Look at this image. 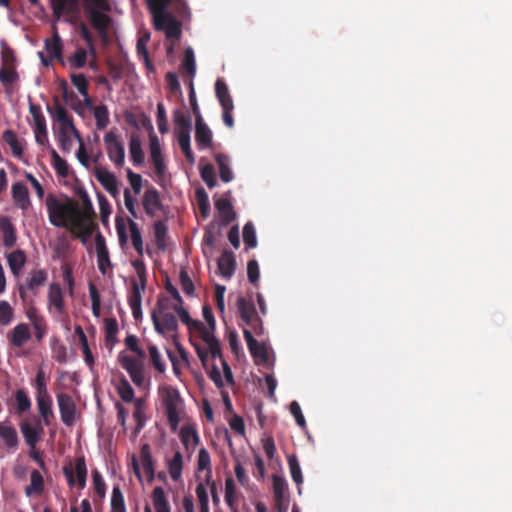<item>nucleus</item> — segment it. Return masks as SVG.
<instances>
[{"label":"nucleus","instance_id":"nucleus-1","mask_svg":"<svg viewBox=\"0 0 512 512\" xmlns=\"http://www.w3.org/2000/svg\"><path fill=\"white\" fill-rule=\"evenodd\" d=\"M83 202L85 203V196ZM45 204L51 225L66 230L75 225L76 221L85 213V205L81 208L76 200L66 195L58 198L54 194H48Z\"/></svg>","mask_w":512,"mask_h":512},{"label":"nucleus","instance_id":"nucleus-2","mask_svg":"<svg viewBox=\"0 0 512 512\" xmlns=\"http://www.w3.org/2000/svg\"><path fill=\"white\" fill-rule=\"evenodd\" d=\"M160 394L169 426L172 431H176L180 423V413L184 404L180 393L176 388L166 386L160 389Z\"/></svg>","mask_w":512,"mask_h":512},{"label":"nucleus","instance_id":"nucleus-3","mask_svg":"<svg viewBox=\"0 0 512 512\" xmlns=\"http://www.w3.org/2000/svg\"><path fill=\"white\" fill-rule=\"evenodd\" d=\"M96 217L92 203L88 196L85 195V213L81 216L68 231L83 244H86L94 231L97 229V223L94 221Z\"/></svg>","mask_w":512,"mask_h":512},{"label":"nucleus","instance_id":"nucleus-4","mask_svg":"<svg viewBox=\"0 0 512 512\" xmlns=\"http://www.w3.org/2000/svg\"><path fill=\"white\" fill-rule=\"evenodd\" d=\"M34 387L36 389V402L39 415L54 413L52 408L53 401L47 389L46 376L43 369L37 371Z\"/></svg>","mask_w":512,"mask_h":512},{"label":"nucleus","instance_id":"nucleus-5","mask_svg":"<svg viewBox=\"0 0 512 512\" xmlns=\"http://www.w3.org/2000/svg\"><path fill=\"white\" fill-rule=\"evenodd\" d=\"M132 266L136 271L139 282L132 281L131 290L128 296L129 306L141 305L142 292L145 291L147 285V270L143 260L135 259Z\"/></svg>","mask_w":512,"mask_h":512},{"label":"nucleus","instance_id":"nucleus-6","mask_svg":"<svg viewBox=\"0 0 512 512\" xmlns=\"http://www.w3.org/2000/svg\"><path fill=\"white\" fill-rule=\"evenodd\" d=\"M63 474L69 487L77 485L79 489H84L87 481V466L84 456L75 459L74 468L71 463L65 465L63 467Z\"/></svg>","mask_w":512,"mask_h":512},{"label":"nucleus","instance_id":"nucleus-7","mask_svg":"<svg viewBox=\"0 0 512 512\" xmlns=\"http://www.w3.org/2000/svg\"><path fill=\"white\" fill-rule=\"evenodd\" d=\"M104 144L110 161L121 168L125 162V149L119 136L114 131H108L104 135Z\"/></svg>","mask_w":512,"mask_h":512},{"label":"nucleus","instance_id":"nucleus-8","mask_svg":"<svg viewBox=\"0 0 512 512\" xmlns=\"http://www.w3.org/2000/svg\"><path fill=\"white\" fill-rule=\"evenodd\" d=\"M153 23L156 30L164 31L169 39H179L182 33L181 23L171 14H156L153 16Z\"/></svg>","mask_w":512,"mask_h":512},{"label":"nucleus","instance_id":"nucleus-9","mask_svg":"<svg viewBox=\"0 0 512 512\" xmlns=\"http://www.w3.org/2000/svg\"><path fill=\"white\" fill-rule=\"evenodd\" d=\"M19 426L26 444L30 448H35L37 443L41 440L42 434L44 433L41 420H39L37 417H34L32 420L23 419Z\"/></svg>","mask_w":512,"mask_h":512},{"label":"nucleus","instance_id":"nucleus-10","mask_svg":"<svg viewBox=\"0 0 512 512\" xmlns=\"http://www.w3.org/2000/svg\"><path fill=\"white\" fill-rule=\"evenodd\" d=\"M118 361L121 367L127 371L133 383L142 387L145 382L142 362L123 352L119 353Z\"/></svg>","mask_w":512,"mask_h":512},{"label":"nucleus","instance_id":"nucleus-11","mask_svg":"<svg viewBox=\"0 0 512 512\" xmlns=\"http://www.w3.org/2000/svg\"><path fill=\"white\" fill-rule=\"evenodd\" d=\"M57 403L62 422L71 427L76 420V404L73 398L67 393L57 394Z\"/></svg>","mask_w":512,"mask_h":512},{"label":"nucleus","instance_id":"nucleus-12","mask_svg":"<svg viewBox=\"0 0 512 512\" xmlns=\"http://www.w3.org/2000/svg\"><path fill=\"white\" fill-rule=\"evenodd\" d=\"M29 112L34 121V133L36 142L43 145L47 140L46 120L39 105L30 103Z\"/></svg>","mask_w":512,"mask_h":512},{"label":"nucleus","instance_id":"nucleus-13","mask_svg":"<svg viewBox=\"0 0 512 512\" xmlns=\"http://www.w3.org/2000/svg\"><path fill=\"white\" fill-rule=\"evenodd\" d=\"M243 335L247 343L248 349L255 360L256 364H264L268 361V352L264 343L258 342L250 330L244 329Z\"/></svg>","mask_w":512,"mask_h":512},{"label":"nucleus","instance_id":"nucleus-14","mask_svg":"<svg viewBox=\"0 0 512 512\" xmlns=\"http://www.w3.org/2000/svg\"><path fill=\"white\" fill-rule=\"evenodd\" d=\"M151 319L154 325V329L160 335H166L167 333L176 332L178 329V322L176 317L172 313L165 314H151Z\"/></svg>","mask_w":512,"mask_h":512},{"label":"nucleus","instance_id":"nucleus-15","mask_svg":"<svg viewBox=\"0 0 512 512\" xmlns=\"http://www.w3.org/2000/svg\"><path fill=\"white\" fill-rule=\"evenodd\" d=\"M95 177L104 189L113 197L118 198L120 190L116 176L103 167L95 168Z\"/></svg>","mask_w":512,"mask_h":512},{"label":"nucleus","instance_id":"nucleus-16","mask_svg":"<svg viewBox=\"0 0 512 512\" xmlns=\"http://www.w3.org/2000/svg\"><path fill=\"white\" fill-rule=\"evenodd\" d=\"M53 15L56 18L79 14V0H50Z\"/></svg>","mask_w":512,"mask_h":512},{"label":"nucleus","instance_id":"nucleus-17","mask_svg":"<svg viewBox=\"0 0 512 512\" xmlns=\"http://www.w3.org/2000/svg\"><path fill=\"white\" fill-rule=\"evenodd\" d=\"M150 156L157 176H163L166 165L162 156L161 146L156 135L150 136Z\"/></svg>","mask_w":512,"mask_h":512},{"label":"nucleus","instance_id":"nucleus-18","mask_svg":"<svg viewBox=\"0 0 512 512\" xmlns=\"http://www.w3.org/2000/svg\"><path fill=\"white\" fill-rule=\"evenodd\" d=\"M142 205L145 213L150 217H154L156 212L162 209L160 194L156 188L152 187L145 191Z\"/></svg>","mask_w":512,"mask_h":512},{"label":"nucleus","instance_id":"nucleus-19","mask_svg":"<svg viewBox=\"0 0 512 512\" xmlns=\"http://www.w3.org/2000/svg\"><path fill=\"white\" fill-rule=\"evenodd\" d=\"M88 13L92 26L97 30L101 38L106 39L111 23V18L107 14L102 13L94 8H90Z\"/></svg>","mask_w":512,"mask_h":512},{"label":"nucleus","instance_id":"nucleus-20","mask_svg":"<svg viewBox=\"0 0 512 512\" xmlns=\"http://www.w3.org/2000/svg\"><path fill=\"white\" fill-rule=\"evenodd\" d=\"M229 196L230 192L215 200V208L218 210L224 225H228L236 219V213L233 210Z\"/></svg>","mask_w":512,"mask_h":512},{"label":"nucleus","instance_id":"nucleus-21","mask_svg":"<svg viewBox=\"0 0 512 512\" xmlns=\"http://www.w3.org/2000/svg\"><path fill=\"white\" fill-rule=\"evenodd\" d=\"M237 309L240 318L247 326L253 323V321L255 322L259 317L254 303L244 297H239L237 299Z\"/></svg>","mask_w":512,"mask_h":512},{"label":"nucleus","instance_id":"nucleus-22","mask_svg":"<svg viewBox=\"0 0 512 512\" xmlns=\"http://www.w3.org/2000/svg\"><path fill=\"white\" fill-rule=\"evenodd\" d=\"M11 192L14 204L26 211L31 205L28 188L22 182H16L12 185Z\"/></svg>","mask_w":512,"mask_h":512},{"label":"nucleus","instance_id":"nucleus-23","mask_svg":"<svg viewBox=\"0 0 512 512\" xmlns=\"http://www.w3.org/2000/svg\"><path fill=\"white\" fill-rule=\"evenodd\" d=\"M10 343L17 348L22 347L31 339V331L26 323L17 324L8 334Z\"/></svg>","mask_w":512,"mask_h":512},{"label":"nucleus","instance_id":"nucleus-24","mask_svg":"<svg viewBox=\"0 0 512 512\" xmlns=\"http://www.w3.org/2000/svg\"><path fill=\"white\" fill-rule=\"evenodd\" d=\"M49 308L53 307L58 313L65 312V300L60 284L51 283L48 289Z\"/></svg>","mask_w":512,"mask_h":512},{"label":"nucleus","instance_id":"nucleus-25","mask_svg":"<svg viewBox=\"0 0 512 512\" xmlns=\"http://www.w3.org/2000/svg\"><path fill=\"white\" fill-rule=\"evenodd\" d=\"M195 122L196 143L200 149H206L212 144V132L203 119Z\"/></svg>","mask_w":512,"mask_h":512},{"label":"nucleus","instance_id":"nucleus-26","mask_svg":"<svg viewBox=\"0 0 512 512\" xmlns=\"http://www.w3.org/2000/svg\"><path fill=\"white\" fill-rule=\"evenodd\" d=\"M140 458H141V465L143 468L144 473L146 474L147 480L149 482L154 480L155 476V467H154V461L151 453V447L149 444L145 443L141 446L140 449Z\"/></svg>","mask_w":512,"mask_h":512},{"label":"nucleus","instance_id":"nucleus-27","mask_svg":"<svg viewBox=\"0 0 512 512\" xmlns=\"http://www.w3.org/2000/svg\"><path fill=\"white\" fill-rule=\"evenodd\" d=\"M0 438L9 449H15L19 444L17 430L9 422H0Z\"/></svg>","mask_w":512,"mask_h":512},{"label":"nucleus","instance_id":"nucleus-28","mask_svg":"<svg viewBox=\"0 0 512 512\" xmlns=\"http://www.w3.org/2000/svg\"><path fill=\"white\" fill-rule=\"evenodd\" d=\"M48 279V272L45 269L32 270L26 278L25 284L27 288L36 296L37 289L46 284Z\"/></svg>","mask_w":512,"mask_h":512},{"label":"nucleus","instance_id":"nucleus-29","mask_svg":"<svg viewBox=\"0 0 512 512\" xmlns=\"http://www.w3.org/2000/svg\"><path fill=\"white\" fill-rule=\"evenodd\" d=\"M218 270L224 278H231L235 270V258L231 251L224 250L218 259Z\"/></svg>","mask_w":512,"mask_h":512},{"label":"nucleus","instance_id":"nucleus-30","mask_svg":"<svg viewBox=\"0 0 512 512\" xmlns=\"http://www.w3.org/2000/svg\"><path fill=\"white\" fill-rule=\"evenodd\" d=\"M0 230L3 234V245L11 248L16 244V230L8 217H0Z\"/></svg>","mask_w":512,"mask_h":512},{"label":"nucleus","instance_id":"nucleus-31","mask_svg":"<svg viewBox=\"0 0 512 512\" xmlns=\"http://www.w3.org/2000/svg\"><path fill=\"white\" fill-rule=\"evenodd\" d=\"M45 48L52 60H57L64 64V59L62 56L63 45L57 32L54 33L52 39H47L45 41Z\"/></svg>","mask_w":512,"mask_h":512},{"label":"nucleus","instance_id":"nucleus-32","mask_svg":"<svg viewBox=\"0 0 512 512\" xmlns=\"http://www.w3.org/2000/svg\"><path fill=\"white\" fill-rule=\"evenodd\" d=\"M72 134L81 142V136L78 130L74 128H60L58 133V141L64 152H70L73 147Z\"/></svg>","mask_w":512,"mask_h":512},{"label":"nucleus","instance_id":"nucleus-33","mask_svg":"<svg viewBox=\"0 0 512 512\" xmlns=\"http://www.w3.org/2000/svg\"><path fill=\"white\" fill-rule=\"evenodd\" d=\"M27 257L24 251L15 250L7 256L9 268L14 276H18L25 266Z\"/></svg>","mask_w":512,"mask_h":512},{"label":"nucleus","instance_id":"nucleus-34","mask_svg":"<svg viewBox=\"0 0 512 512\" xmlns=\"http://www.w3.org/2000/svg\"><path fill=\"white\" fill-rule=\"evenodd\" d=\"M152 503L156 512H171L164 489L156 486L151 494Z\"/></svg>","mask_w":512,"mask_h":512},{"label":"nucleus","instance_id":"nucleus-35","mask_svg":"<svg viewBox=\"0 0 512 512\" xmlns=\"http://www.w3.org/2000/svg\"><path fill=\"white\" fill-rule=\"evenodd\" d=\"M31 399L24 389H18L15 392L13 406L15 413L22 415L31 409Z\"/></svg>","mask_w":512,"mask_h":512},{"label":"nucleus","instance_id":"nucleus-36","mask_svg":"<svg viewBox=\"0 0 512 512\" xmlns=\"http://www.w3.org/2000/svg\"><path fill=\"white\" fill-rule=\"evenodd\" d=\"M215 93L222 108L234 107L232 97L229 93L227 84L222 79H217L215 83Z\"/></svg>","mask_w":512,"mask_h":512},{"label":"nucleus","instance_id":"nucleus-37","mask_svg":"<svg viewBox=\"0 0 512 512\" xmlns=\"http://www.w3.org/2000/svg\"><path fill=\"white\" fill-rule=\"evenodd\" d=\"M216 163L219 167L220 178L223 182L228 183L233 179V172L230 169V159L226 154L218 153L215 155Z\"/></svg>","mask_w":512,"mask_h":512},{"label":"nucleus","instance_id":"nucleus-38","mask_svg":"<svg viewBox=\"0 0 512 512\" xmlns=\"http://www.w3.org/2000/svg\"><path fill=\"white\" fill-rule=\"evenodd\" d=\"M180 438L184 446L189 449L190 446L192 448L196 447L199 443V436L194 426L192 425H184L180 429Z\"/></svg>","mask_w":512,"mask_h":512},{"label":"nucleus","instance_id":"nucleus-39","mask_svg":"<svg viewBox=\"0 0 512 512\" xmlns=\"http://www.w3.org/2000/svg\"><path fill=\"white\" fill-rule=\"evenodd\" d=\"M44 490V478L38 470H33L30 476V484L25 488L26 496L41 494Z\"/></svg>","mask_w":512,"mask_h":512},{"label":"nucleus","instance_id":"nucleus-40","mask_svg":"<svg viewBox=\"0 0 512 512\" xmlns=\"http://www.w3.org/2000/svg\"><path fill=\"white\" fill-rule=\"evenodd\" d=\"M168 472L174 481H177L182 474L183 456L180 451H176L174 456L167 462Z\"/></svg>","mask_w":512,"mask_h":512},{"label":"nucleus","instance_id":"nucleus-41","mask_svg":"<svg viewBox=\"0 0 512 512\" xmlns=\"http://www.w3.org/2000/svg\"><path fill=\"white\" fill-rule=\"evenodd\" d=\"M3 140L11 148L13 156L20 159L23 155V147L18 140L16 133L12 130L4 131Z\"/></svg>","mask_w":512,"mask_h":512},{"label":"nucleus","instance_id":"nucleus-42","mask_svg":"<svg viewBox=\"0 0 512 512\" xmlns=\"http://www.w3.org/2000/svg\"><path fill=\"white\" fill-rule=\"evenodd\" d=\"M174 123L176 126V133H190L192 127L191 117L181 110L174 111Z\"/></svg>","mask_w":512,"mask_h":512},{"label":"nucleus","instance_id":"nucleus-43","mask_svg":"<svg viewBox=\"0 0 512 512\" xmlns=\"http://www.w3.org/2000/svg\"><path fill=\"white\" fill-rule=\"evenodd\" d=\"M272 488L274 499L289 498L288 483L284 477L274 474L272 477Z\"/></svg>","mask_w":512,"mask_h":512},{"label":"nucleus","instance_id":"nucleus-44","mask_svg":"<svg viewBox=\"0 0 512 512\" xmlns=\"http://www.w3.org/2000/svg\"><path fill=\"white\" fill-rule=\"evenodd\" d=\"M18 80V73L15 69V66L13 64L5 63L3 64L2 68L0 69V82L5 86L8 87L15 83Z\"/></svg>","mask_w":512,"mask_h":512},{"label":"nucleus","instance_id":"nucleus-45","mask_svg":"<svg viewBox=\"0 0 512 512\" xmlns=\"http://www.w3.org/2000/svg\"><path fill=\"white\" fill-rule=\"evenodd\" d=\"M130 157L135 165H140L144 161V152L142 150V145L140 138L138 136L133 135L130 139L129 143Z\"/></svg>","mask_w":512,"mask_h":512},{"label":"nucleus","instance_id":"nucleus-46","mask_svg":"<svg viewBox=\"0 0 512 512\" xmlns=\"http://www.w3.org/2000/svg\"><path fill=\"white\" fill-rule=\"evenodd\" d=\"M128 226L130 229L131 241L134 249L137 251L139 255H143V240L138 224L132 219H128Z\"/></svg>","mask_w":512,"mask_h":512},{"label":"nucleus","instance_id":"nucleus-47","mask_svg":"<svg viewBox=\"0 0 512 512\" xmlns=\"http://www.w3.org/2000/svg\"><path fill=\"white\" fill-rule=\"evenodd\" d=\"M53 117L60 123V128H74L73 120L69 116L66 108L56 103Z\"/></svg>","mask_w":512,"mask_h":512},{"label":"nucleus","instance_id":"nucleus-48","mask_svg":"<svg viewBox=\"0 0 512 512\" xmlns=\"http://www.w3.org/2000/svg\"><path fill=\"white\" fill-rule=\"evenodd\" d=\"M177 141L185 155L186 160L190 164H193L195 162V157L190 147V133H178Z\"/></svg>","mask_w":512,"mask_h":512},{"label":"nucleus","instance_id":"nucleus-49","mask_svg":"<svg viewBox=\"0 0 512 512\" xmlns=\"http://www.w3.org/2000/svg\"><path fill=\"white\" fill-rule=\"evenodd\" d=\"M94 118L96 121V126L99 130L105 129L110 120H109V111L106 105L101 104L94 108Z\"/></svg>","mask_w":512,"mask_h":512},{"label":"nucleus","instance_id":"nucleus-50","mask_svg":"<svg viewBox=\"0 0 512 512\" xmlns=\"http://www.w3.org/2000/svg\"><path fill=\"white\" fill-rule=\"evenodd\" d=\"M167 226L162 221L154 223V236L157 248L164 251L166 249Z\"/></svg>","mask_w":512,"mask_h":512},{"label":"nucleus","instance_id":"nucleus-51","mask_svg":"<svg viewBox=\"0 0 512 512\" xmlns=\"http://www.w3.org/2000/svg\"><path fill=\"white\" fill-rule=\"evenodd\" d=\"M198 470H207L206 482L209 484L212 470H211V459L208 451L205 448H201L198 453L197 460Z\"/></svg>","mask_w":512,"mask_h":512},{"label":"nucleus","instance_id":"nucleus-52","mask_svg":"<svg viewBox=\"0 0 512 512\" xmlns=\"http://www.w3.org/2000/svg\"><path fill=\"white\" fill-rule=\"evenodd\" d=\"M117 393L122 401L130 403L134 400V390L128 380L122 377L117 386Z\"/></svg>","mask_w":512,"mask_h":512},{"label":"nucleus","instance_id":"nucleus-53","mask_svg":"<svg viewBox=\"0 0 512 512\" xmlns=\"http://www.w3.org/2000/svg\"><path fill=\"white\" fill-rule=\"evenodd\" d=\"M225 502L230 509L235 510V503L237 502L236 485L231 477L225 480Z\"/></svg>","mask_w":512,"mask_h":512},{"label":"nucleus","instance_id":"nucleus-54","mask_svg":"<svg viewBox=\"0 0 512 512\" xmlns=\"http://www.w3.org/2000/svg\"><path fill=\"white\" fill-rule=\"evenodd\" d=\"M182 68L185 70L186 74L190 76L192 79L196 73V63L194 57V51L191 47L185 49L184 59L182 62Z\"/></svg>","mask_w":512,"mask_h":512},{"label":"nucleus","instance_id":"nucleus-55","mask_svg":"<svg viewBox=\"0 0 512 512\" xmlns=\"http://www.w3.org/2000/svg\"><path fill=\"white\" fill-rule=\"evenodd\" d=\"M111 512H126L124 496L119 486H114L112 490Z\"/></svg>","mask_w":512,"mask_h":512},{"label":"nucleus","instance_id":"nucleus-56","mask_svg":"<svg viewBox=\"0 0 512 512\" xmlns=\"http://www.w3.org/2000/svg\"><path fill=\"white\" fill-rule=\"evenodd\" d=\"M69 65L74 69L83 68L87 63V51L84 48H78L73 55L68 58Z\"/></svg>","mask_w":512,"mask_h":512},{"label":"nucleus","instance_id":"nucleus-57","mask_svg":"<svg viewBox=\"0 0 512 512\" xmlns=\"http://www.w3.org/2000/svg\"><path fill=\"white\" fill-rule=\"evenodd\" d=\"M196 201L201 215L206 218L209 215L210 203L207 193L203 188L196 190Z\"/></svg>","mask_w":512,"mask_h":512},{"label":"nucleus","instance_id":"nucleus-58","mask_svg":"<svg viewBox=\"0 0 512 512\" xmlns=\"http://www.w3.org/2000/svg\"><path fill=\"white\" fill-rule=\"evenodd\" d=\"M288 465L293 481L300 485L303 483L302 471L299 465V461L295 455L288 456Z\"/></svg>","mask_w":512,"mask_h":512},{"label":"nucleus","instance_id":"nucleus-59","mask_svg":"<svg viewBox=\"0 0 512 512\" xmlns=\"http://www.w3.org/2000/svg\"><path fill=\"white\" fill-rule=\"evenodd\" d=\"M243 241L247 248H255L257 246L255 227L252 222H247L243 227Z\"/></svg>","mask_w":512,"mask_h":512},{"label":"nucleus","instance_id":"nucleus-60","mask_svg":"<svg viewBox=\"0 0 512 512\" xmlns=\"http://www.w3.org/2000/svg\"><path fill=\"white\" fill-rule=\"evenodd\" d=\"M200 176L209 188L217 185L215 169L212 164H206L200 169Z\"/></svg>","mask_w":512,"mask_h":512},{"label":"nucleus","instance_id":"nucleus-61","mask_svg":"<svg viewBox=\"0 0 512 512\" xmlns=\"http://www.w3.org/2000/svg\"><path fill=\"white\" fill-rule=\"evenodd\" d=\"M148 351H149L150 361H151L152 365L154 366V368L159 373H164L165 372V364L162 361L161 354H160L158 348L155 345L151 344L148 347Z\"/></svg>","mask_w":512,"mask_h":512},{"label":"nucleus","instance_id":"nucleus-62","mask_svg":"<svg viewBox=\"0 0 512 512\" xmlns=\"http://www.w3.org/2000/svg\"><path fill=\"white\" fill-rule=\"evenodd\" d=\"M193 329L199 332L201 339L207 346L218 340L214 335V331H212L209 327H205L201 321L194 323Z\"/></svg>","mask_w":512,"mask_h":512},{"label":"nucleus","instance_id":"nucleus-63","mask_svg":"<svg viewBox=\"0 0 512 512\" xmlns=\"http://www.w3.org/2000/svg\"><path fill=\"white\" fill-rule=\"evenodd\" d=\"M14 316V310L5 300L0 301V323L4 326L11 323Z\"/></svg>","mask_w":512,"mask_h":512},{"label":"nucleus","instance_id":"nucleus-64","mask_svg":"<svg viewBox=\"0 0 512 512\" xmlns=\"http://www.w3.org/2000/svg\"><path fill=\"white\" fill-rule=\"evenodd\" d=\"M179 280L183 292L188 296H192L195 290L194 283L185 269L180 270Z\"/></svg>","mask_w":512,"mask_h":512}]
</instances>
